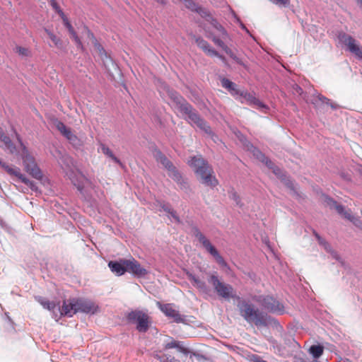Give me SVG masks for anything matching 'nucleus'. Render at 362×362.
<instances>
[{
  "instance_id": "nucleus-54",
  "label": "nucleus",
  "mask_w": 362,
  "mask_h": 362,
  "mask_svg": "<svg viewBox=\"0 0 362 362\" xmlns=\"http://www.w3.org/2000/svg\"><path fill=\"white\" fill-rule=\"evenodd\" d=\"M357 3L361 4H362V0H356Z\"/></svg>"
},
{
  "instance_id": "nucleus-12",
  "label": "nucleus",
  "mask_w": 362,
  "mask_h": 362,
  "mask_svg": "<svg viewBox=\"0 0 362 362\" xmlns=\"http://www.w3.org/2000/svg\"><path fill=\"white\" fill-rule=\"evenodd\" d=\"M124 264H126L127 272L135 276H143L148 273L147 270L142 267L139 262L133 257L126 259Z\"/></svg>"
},
{
  "instance_id": "nucleus-28",
  "label": "nucleus",
  "mask_w": 362,
  "mask_h": 362,
  "mask_svg": "<svg viewBox=\"0 0 362 362\" xmlns=\"http://www.w3.org/2000/svg\"><path fill=\"white\" fill-rule=\"evenodd\" d=\"M100 148H101V151L103 154H105V156L110 158L115 163H117L118 164H121L120 160L116 156H115V155L113 154L112 151L107 146H106L105 144H100Z\"/></svg>"
},
{
  "instance_id": "nucleus-56",
  "label": "nucleus",
  "mask_w": 362,
  "mask_h": 362,
  "mask_svg": "<svg viewBox=\"0 0 362 362\" xmlns=\"http://www.w3.org/2000/svg\"><path fill=\"white\" fill-rule=\"evenodd\" d=\"M361 230H362V226H361Z\"/></svg>"
},
{
  "instance_id": "nucleus-34",
  "label": "nucleus",
  "mask_w": 362,
  "mask_h": 362,
  "mask_svg": "<svg viewBox=\"0 0 362 362\" xmlns=\"http://www.w3.org/2000/svg\"><path fill=\"white\" fill-rule=\"evenodd\" d=\"M253 154L258 159L262 160V162H264L266 165L270 168H272V162L271 160H269L264 154L262 153L261 151L255 148L253 151Z\"/></svg>"
},
{
  "instance_id": "nucleus-9",
  "label": "nucleus",
  "mask_w": 362,
  "mask_h": 362,
  "mask_svg": "<svg viewBox=\"0 0 362 362\" xmlns=\"http://www.w3.org/2000/svg\"><path fill=\"white\" fill-rule=\"evenodd\" d=\"M262 306L270 313L283 314L284 306L282 303L272 296H267L260 301Z\"/></svg>"
},
{
  "instance_id": "nucleus-26",
  "label": "nucleus",
  "mask_w": 362,
  "mask_h": 362,
  "mask_svg": "<svg viewBox=\"0 0 362 362\" xmlns=\"http://www.w3.org/2000/svg\"><path fill=\"white\" fill-rule=\"evenodd\" d=\"M68 31H69V33L71 35V37L75 42L77 48L81 49V51H83L84 50V46H83V45L82 43V41L81 40L80 37L78 36L77 33L74 30L73 26L69 28V29H68Z\"/></svg>"
},
{
  "instance_id": "nucleus-10",
  "label": "nucleus",
  "mask_w": 362,
  "mask_h": 362,
  "mask_svg": "<svg viewBox=\"0 0 362 362\" xmlns=\"http://www.w3.org/2000/svg\"><path fill=\"white\" fill-rule=\"evenodd\" d=\"M77 313L95 314L99 311V307L93 301L82 298H76Z\"/></svg>"
},
{
  "instance_id": "nucleus-24",
  "label": "nucleus",
  "mask_w": 362,
  "mask_h": 362,
  "mask_svg": "<svg viewBox=\"0 0 362 362\" xmlns=\"http://www.w3.org/2000/svg\"><path fill=\"white\" fill-rule=\"evenodd\" d=\"M37 301L44 308L49 311H53L57 305L54 301H50L42 297H38Z\"/></svg>"
},
{
  "instance_id": "nucleus-41",
  "label": "nucleus",
  "mask_w": 362,
  "mask_h": 362,
  "mask_svg": "<svg viewBox=\"0 0 362 362\" xmlns=\"http://www.w3.org/2000/svg\"><path fill=\"white\" fill-rule=\"evenodd\" d=\"M252 362H267V361L263 360L260 356H257V355L252 356Z\"/></svg>"
},
{
  "instance_id": "nucleus-39",
  "label": "nucleus",
  "mask_w": 362,
  "mask_h": 362,
  "mask_svg": "<svg viewBox=\"0 0 362 362\" xmlns=\"http://www.w3.org/2000/svg\"><path fill=\"white\" fill-rule=\"evenodd\" d=\"M197 13H198L203 18H206V17H209L210 15H209V13L207 10H206L205 8H203L200 6H198L197 8L196 9L195 11Z\"/></svg>"
},
{
  "instance_id": "nucleus-48",
  "label": "nucleus",
  "mask_w": 362,
  "mask_h": 362,
  "mask_svg": "<svg viewBox=\"0 0 362 362\" xmlns=\"http://www.w3.org/2000/svg\"><path fill=\"white\" fill-rule=\"evenodd\" d=\"M163 209L165 211L168 212V213H170V211L173 210L171 209V208L168 206V205H163Z\"/></svg>"
},
{
  "instance_id": "nucleus-14",
  "label": "nucleus",
  "mask_w": 362,
  "mask_h": 362,
  "mask_svg": "<svg viewBox=\"0 0 362 362\" xmlns=\"http://www.w3.org/2000/svg\"><path fill=\"white\" fill-rule=\"evenodd\" d=\"M125 262L126 259H122L118 262L110 261L108 267L112 273L117 276H122L127 272Z\"/></svg>"
},
{
  "instance_id": "nucleus-50",
  "label": "nucleus",
  "mask_w": 362,
  "mask_h": 362,
  "mask_svg": "<svg viewBox=\"0 0 362 362\" xmlns=\"http://www.w3.org/2000/svg\"><path fill=\"white\" fill-rule=\"evenodd\" d=\"M233 199H235L236 201V202L238 204V202L240 200V198L236 194V193H234L233 194Z\"/></svg>"
},
{
  "instance_id": "nucleus-8",
  "label": "nucleus",
  "mask_w": 362,
  "mask_h": 362,
  "mask_svg": "<svg viewBox=\"0 0 362 362\" xmlns=\"http://www.w3.org/2000/svg\"><path fill=\"white\" fill-rule=\"evenodd\" d=\"M153 156L157 162L160 163L168 170L170 177L177 182L181 180L180 174L176 170L172 162L160 150H155Z\"/></svg>"
},
{
  "instance_id": "nucleus-55",
  "label": "nucleus",
  "mask_w": 362,
  "mask_h": 362,
  "mask_svg": "<svg viewBox=\"0 0 362 362\" xmlns=\"http://www.w3.org/2000/svg\"><path fill=\"white\" fill-rule=\"evenodd\" d=\"M361 214H362V210H361Z\"/></svg>"
},
{
  "instance_id": "nucleus-49",
  "label": "nucleus",
  "mask_w": 362,
  "mask_h": 362,
  "mask_svg": "<svg viewBox=\"0 0 362 362\" xmlns=\"http://www.w3.org/2000/svg\"><path fill=\"white\" fill-rule=\"evenodd\" d=\"M320 100H322V102L323 103H326V104H328L329 102V99H327V98L323 97V96L320 97Z\"/></svg>"
},
{
  "instance_id": "nucleus-43",
  "label": "nucleus",
  "mask_w": 362,
  "mask_h": 362,
  "mask_svg": "<svg viewBox=\"0 0 362 362\" xmlns=\"http://www.w3.org/2000/svg\"><path fill=\"white\" fill-rule=\"evenodd\" d=\"M51 5L52 8L57 12L59 9H60L59 6L58 4L55 1V0H51Z\"/></svg>"
},
{
  "instance_id": "nucleus-18",
  "label": "nucleus",
  "mask_w": 362,
  "mask_h": 362,
  "mask_svg": "<svg viewBox=\"0 0 362 362\" xmlns=\"http://www.w3.org/2000/svg\"><path fill=\"white\" fill-rule=\"evenodd\" d=\"M168 95L181 113L182 112V107L185 105H189L182 96L175 91L168 90Z\"/></svg>"
},
{
  "instance_id": "nucleus-7",
  "label": "nucleus",
  "mask_w": 362,
  "mask_h": 362,
  "mask_svg": "<svg viewBox=\"0 0 362 362\" xmlns=\"http://www.w3.org/2000/svg\"><path fill=\"white\" fill-rule=\"evenodd\" d=\"M339 40L347 47L348 50L358 59L362 60V47L360 44L351 35L341 32L338 35Z\"/></svg>"
},
{
  "instance_id": "nucleus-23",
  "label": "nucleus",
  "mask_w": 362,
  "mask_h": 362,
  "mask_svg": "<svg viewBox=\"0 0 362 362\" xmlns=\"http://www.w3.org/2000/svg\"><path fill=\"white\" fill-rule=\"evenodd\" d=\"M0 166L10 175L18 177L21 173L18 168H13L2 160H0Z\"/></svg>"
},
{
  "instance_id": "nucleus-1",
  "label": "nucleus",
  "mask_w": 362,
  "mask_h": 362,
  "mask_svg": "<svg viewBox=\"0 0 362 362\" xmlns=\"http://www.w3.org/2000/svg\"><path fill=\"white\" fill-rule=\"evenodd\" d=\"M208 281L212 285L218 296L228 300L230 298L238 300L237 307L239 313L247 322L253 324L257 327L268 325L270 318L268 315L260 311L253 304L238 296L231 285L220 281L215 274L209 275Z\"/></svg>"
},
{
  "instance_id": "nucleus-21",
  "label": "nucleus",
  "mask_w": 362,
  "mask_h": 362,
  "mask_svg": "<svg viewBox=\"0 0 362 362\" xmlns=\"http://www.w3.org/2000/svg\"><path fill=\"white\" fill-rule=\"evenodd\" d=\"M164 347L165 349H177L180 352L185 354H187L189 352L188 349L182 345V342L174 339H171L170 341L166 343Z\"/></svg>"
},
{
  "instance_id": "nucleus-51",
  "label": "nucleus",
  "mask_w": 362,
  "mask_h": 362,
  "mask_svg": "<svg viewBox=\"0 0 362 362\" xmlns=\"http://www.w3.org/2000/svg\"><path fill=\"white\" fill-rule=\"evenodd\" d=\"M221 60H222L223 62H226V58L225 57L222 56V55H220L218 53V56H217Z\"/></svg>"
},
{
  "instance_id": "nucleus-13",
  "label": "nucleus",
  "mask_w": 362,
  "mask_h": 362,
  "mask_svg": "<svg viewBox=\"0 0 362 362\" xmlns=\"http://www.w3.org/2000/svg\"><path fill=\"white\" fill-rule=\"evenodd\" d=\"M325 202L331 209H335L338 214L344 216L346 218L354 221V217L351 215L350 211H345L344 207L338 204L337 202L331 198L326 197Z\"/></svg>"
},
{
  "instance_id": "nucleus-22",
  "label": "nucleus",
  "mask_w": 362,
  "mask_h": 362,
  "mask_svg": "<svg viewBox=\"0 0 362 362\" xmlns=\"http://www.w3.org/2000/svg\"><path fill=\"white\" fill-rule=\"evenodd\" d=\"M55 126L59 132L69 141L73 136L71 128L67 127L62 122L56 121Z\"/></svg>"
},
{
  "instance_id": "nucleus-47",
  "label": "nucleus",
  "mask_w": 362,
  "mask_h": 362,
  "mask_svg": "<svg viewBox=\"0 0 362 362\" xmlns=\"http://www.w3.org/2000/svg\"><path fill=\"white\" fill-rule=\"evenodd\" d=\"M63 23L64 26L67 28V30L72 26L68 19H64V21Z\"/></svg>"
},
{
  "instance_id": "nucleus-32",
  "label": "nucleus",
  "mask_w": 362,
  "mask_h": 362,
  "mask_svg": "<svg viewBox=\"0 0 362 362\" xmlns=\"http://www.w3.org/2000/svg\"><path fill=\"white\" fill-rule=\"evenodd\" d=\"M18 178L21 180L22 182L28 185L33 191L37 190V187L36 186L35 183L33 181H30L22 173L20 174Z\"/></svg>"
},
{
  "instance_id": "nucleus-31",
  "label": "nucleus",
  "mask_w": 362,
  "mask_h": 362,
  "mask_svg": "<svg viewBox=\"0 0 362 362\" xmlns=\"http://www.w3.org/2000/svg\"><path fill=\"white\" fill-rule=\"evenodd\" d=\"M212 41L215 45L221 47L227 54H229L231 57H233L231 50L228 48V47L223 42L221 39L214 36L211 37Z\"/></svg>"
},
{
  "instance_id": "nucleus-15",
  "label": "nucleus",
  "mask_w": 362,
  "mask_h": 362,
  "mask_svg": "<svg viewBox=\"0 0 362 362\" xmlns=\"http://www.w3.org/2000/svg\"><path fill=\"white\" fill-rule=\"evenodd\" d=\"M187 276L188 279L200 292L204 294H209L210 293V289L204 281H202L190 272H187Z\"/></svg>"
},
{
  "instance_id": "nucleus-27",
  "label": "nucleus",
  "mask_w": 362,
  "mask_h": 362,
  "mask_svg": "<svg viewBox=\"0 0 362 362\" xmlns=\"http://www.w3.org/2000/svg\"><path fill=\"white\" fill-rule=\"evenodd\" d=\"M309 351L315 358H318L322 355L324 347L321 345H313L310 347Z\"/></svg>"
},
{
  "instance_id": "nucleus-30",
  "label": "nucleus",
  "mask_w": 362,
  "mask_h": 362,
  "mask_svg": "<svg viewBox=\"0 0 362 362\" xmlns=\"http://www.w3.org/2000/svg\"><path fill=\"white\" fill-rule=\"evenodd\" d=\"M93 45L103 61L109 57L105 49L98 41Z\"/></svg>"
},
{
  "instance_id": "nucleus-53",
  "label": "nucleus",
  "mask_w": 362,
  "mask_h": 362,
  "mask_svg": "<svg viewBox=\"0 0 362 362\" xmlns=\"http://www.w3.org/2000/svg\"><path fill=\"white\" fill-rule=\"evenodd\" d=\"M158 2L164 4L165 2L164 1V0H158Z\"/></svg>"
},
{
  "instance_id": "nucleus-4",
  "label": "nucleus",
  "mask_w": 362,
  "mask_h": 362,
  "mask_svg": "<svg viewBox=\"0 0 362 362\" xmlns=\"http://www.w3.org/2000/svg\"><path fill=\"white\" fill-rule=\"evenodd\" d=\"M192 233L193 235L199 240V242L205 248V250L214 257V259H216V262L218 264L221 266L226 265V261L220 255L218 250L215 248V247L211 243L209 240L206 238V237L200 231V230L197 227L192 228Z\"/></svg>"
},
{
  "instance_id": "nucleus-25",
  "label": "nucleus",
  "mask_w": 362,
  "mask_h": 362,
  "mask_svg": "<svg viewBox=\"0 0 362 362\" xmlns=\"http://www.w3.org/2000/svg\"><path fill=\"white\" fill-rule=\"evenodd\" d=\"M221 85L223 88L228 89L232 93H234L235 94L240 93V91L236 88V84L228 78H223L221 80Z\"/></svg>"
},
{
  "instance_id": "nucleus-17",
  "label": "nucleus",
  "mask_w": 362,
  "mask_h": 362,
  "mask_svg": "<svg viewBox=\"0 0 362 362\" xmlns=\"http://www.w3.org/2000/svg\"><path fill=\"white\" fill-rule=\"evenodd\" d=\"M0 147L4 150L8 151L10 153L16 152V146L11 139L6 136L1 129H0Z\"/></svg>"
},
{
  "instance_id": "nucleus-19",
  "label": "nucleus",
  "mask_w": 362,
  "mask_h": 362,
  "mask_svg": "<svg viewBox=\"0 0 362 362\" xmlns=\"http://www.w3.org/2000/svg\"><path fill=\"white\" fill-rule=\"evenodd\" d=\"M196 43L206 54L209 56H218V52L214 49L211 48L209 44L204 39L200 37L197 38Z\"/></svg>"
},
{
  "instance_id": "nucleus-16",
  "label": "nucleus",
  "mask_w": 362,
  "mask_h": 362,
  "mask_svg": "<svg viewBox=\"0 0 362 362\" xmlns=\"http://www.w3.org/2000/svg\"><path fill=\"white\" fill-rule=\"evenodd\" d=\"M239 94L250 105H255L259 109H267V105H265L259 99L255 98V96L253 94L247 92H241Z\"/></svg>"
},
{
  "instance_id": "nucleus-20",
  "label": "nucleus",
  "mask_w": 362,
  "mask_h": 362,
  "mask_svg": "<svg viewBox=\"0 0 362 362\" xmlns=\"http://www.w3.org/2000/svg\"><path fill=\"white\" fill-rule=\"evenodd\" d=\"M160 308L165 315L174 318L176 321L180 319V314L171 304L160 305Z\"/></svg>"
},
{
  "instance_id": "nucleus-38",
  "label": "nucleus",
  "mask_w": 362,
  "mask_h": 362,
  "mask_svg": "<svg viewBox=\"0 0 362 362\" xmlns=\"http://www.w3.org/2000/svg\"><path fill=\"white\" fill-rule=\"evenodd\" d=\"M83 28L87 33V37L91 40L92 44L96 42L98 40L95 37L94 34L90 30V29L86 25H84Z\"/></svg>"
},
{
  "instance_id": "nucleus-35",
  "label": "nucleus",
  "mask_w": 362,
  "mask_h": 362,
  "mask_svg": "<svg viewBox=\"0 0 362 362\" xmlns=\"http://www.w3.org/2000/svg\"><path fill=\"white\" fill-rule=\"evenodd\" d=\"M15 52L21 57H28L30 55V51L28 48L21 46L16 47Z\"/></svg>"
},
{
  "instance_id": "nucleus-6",
  "label": "nucleus",
  "mask_w": 362,
  "mask_h": 362,
  "mask_svg": "<svg viewBox=\"0 0 362 362\" xmlns=\"http://www.w3.org/2000/svg\"><path fill=\"white\" fill-rule=\"evenodd\" d=\"M127 318L130 322L136 325V328L139 332H146L151 323L148 315L139 310L128 313Z\"/></svg>"
},
{
  "instance_id": "nucleus-2",
  "label": "nucleus",
  "mask_w": 362,
  "mask_h": 362,
  "mask_svg": "<svg viewBox=\"0 0 362 362\" xmlns=\"http://www.w3.org/2000/svg\"><path fill=\"white\" fill-rule=\"evenodd\" d=\"M187 163L202 184L212 188L218 185L213 168L202 155L191 157Z\"/></svg>"
},
{
  "instance_id": "nucleus-5",
  "label": "nucleus",
  "mask_w": 362,
  "mask_h": 362,
  "mask_svg": "<svg viewBox=\"0 0 362 362\" xmlns=\"http://www.w3.org/2000/svg\"><path fill=\"white\" fill-rule=\"evenodd\" d=\"M182 113L187 116L186 119H187L191 125H196L198 128L207 134L211 132V128L207 122L200 117L191 105H185V106L182 107Z\"/></svg>"
},
{
  "instance_id": "nucleus-40",
  "label": "nucleus",
  "mask_w": 362,
  "mask_h": 362,
  "mask_svg": "<svg viewBox=\"0 0 362 362\" xmlns=\"http://www.w3.org/2000/svg\"><path fill=\"white\" fill-rule=\"evenodd\" d=\"M274 4L279 5V6H283L284 7H287L290 4V0H269Z\"/></svg>"
},
{
  "instance_id": "nucleus-44",
  "label": "nucleus",
  "mask_w": 362,
  "mask_h": 362,
  "mask_svg": "<svg viewBox=\"0 0 362 362\" xmlns=\"http://www.w3.org/2000/svg\"><path fill=\"white\" fill-rule=\"evenodd\" d=\"M214 26H215V27H216L218 30H220V31H221V32H222V35H227V33H226V30L223 29V28L221 25H219L218 23H216V25H214Z\"/></svg>"
},
{
  "instance_id": "nucleus-46",
  "label": "nucleus",
  "mask_w": 362,
  "mask_h": 362,
  "mask_svg": "<svg viewBox=\"0 0 362 362\" xmlns=\"http://www.w3.org/2000/svg\"><path fill=\"white\" fill-rule=\"evenodd\" d=\"M57 13L59 14V16H61V18H62L63 20V22L64 21V19H68L66 18V16H65L64 13L62 11V10L60 8L59 9V11H57Z\"/></svg>"
},
{
  "instance_id": "nucleus-3",
  "label": "nucleus",
  "mask_w": 362,
  "mask_h": 362,
  "mask_svg": "<svg viewBox=\"0 0 362 362\" xmlns=\"http://www.w3.org/2000/svg\"><path fill=\"white\" fill-rule=\"evenodd\" d=\"M18 139L21 142V145L23 147L22 158L25 170L34 178L37 180H41L42 177V173L40 169L38 168L34 157L29 153L28 150L22 144L19 137H18Z\"/></svg>"
},
{
  "instance_id": "nucleus-52",
  "label": "nucleus",
  "mask_w": 362,
  "mask_h": 362,
  "mask_svg": "<svg viewBox=\"0 0 362 362\" xmlns=\"http://www.w3.org/2000/svg\"><path fill=\"white\" fill-rule=\"evenodd\" d=\"M278 171H279V169H274V173L276 175H279Z\"/></svg>"
},
{
  "instance_id": "nucleus-36",
  "label": "nucleus",
  "mask_w": 362,
  "mask_h": 362,
  "mask_svg": "<svg viewBox=\"0 0 362 362\" xmlns=\"http://www.w3.org/2000/svg\"><path fill=\"white\" fill-rule=\"evenodd\" d=\"M69 141L71 144L76 148L81 147L83 145L82 141L74 134L69 140Z\"/></svg>"
},
{
  "instance_id": "nucleus-11",
  "label": "nucleus",
  "mask_w": 362,
  "mask_h": 362,
  "mask_svg": "<svg viewBox=\"0 0 362 362\" xmlns=\"http://www.w3.org/2000/svg\"><path fill=\"white\" fill-rule=\"evenodd\" d=\"M61 316L72 317L77 313L76 298H71L63 300L62 306L59 308Z\"/></svg>"
},
{
  "instance_id": "nucleus-45",
  "label": "nucleus",
  "mask_w": 362,
  "mask_h": 362,
  "mask_svg": "<svg viewBox=\"0 0 362 362\" xmlns=\"http://www.w3.org/2000/svg\"><path fill=\"white\" fill-rule=\"evenodd\" d=\"M57 13L59 14V16H61V18H62L63 20V22L64 21V19H68L66 18V16H65L64 13L62 11V10L60 8L59 9V11H57Z\"/></svg>"
},
{
  "instance_id": "nucleus-33",
  "label": "nucleus",
  "mask_w": 362,
  "mask_h": 362,
  "mask_svg": "<svg viewBox=\"0 0 362 362\" xmlns=\"http://www.w3.org/2000/svg\"><path fill=\"white\" fill-rule=\"evenodd\" d=\"M313 235L317 240L318 243L320 245L323 246L325 250H326L327 252L331 251L332 248L329 244L325 239H323L315 230H313Z\"/></svg>"
},
{
  "instance_id": "nucleus-42",
  "label": "nucleus",
  "mask_w": 362,
  "mask_h": 362,
  "mask_svg": "<svg viewBox=\"0 0 362 362\" xmlns=\"http://www.w3.org/2000/svg\"><path fill=\"white\" fill-rule=\"evenodd\" d=\"M172 217L175 219V221L177 223L180 222L179 216L177 215L176 212L174 210H172L170 213Z\"/></svg>"
},
{
  "instance_id": "nucleus-29",
  "label": "nucleus",
  "mask_w": 362,
  "mask_h": 362,
  "mask_svg": "<svg viewBox=\"0 0 362 362\" xmlns=\"http://www.w3.org/2000/svg\"><path fill=\"white\" fill-rule=\"evenodd\" d=\"M45 32L47 34L49 39L52 41L55 47H57V48L62 47V40L59 37H58L52 32L49 31L47 29H45Z\"/></svg>"
},
{
  "instance_id": "nucleus-37",
  "label": "nucleus",
  "mask_w": 362,
  "mask_h": 362,
  "mask_svg": "<svg viewBox=\"0 0 362 362\" xmlns=\"http://www.w3.org/2000/svg\"><path fill=\"white\" fill-rule=\"evenodd\" d=\"M186 8L190 9L192 11H195L198 7V5L192 0H182Z\"/></svg>"
}]
</instances>
